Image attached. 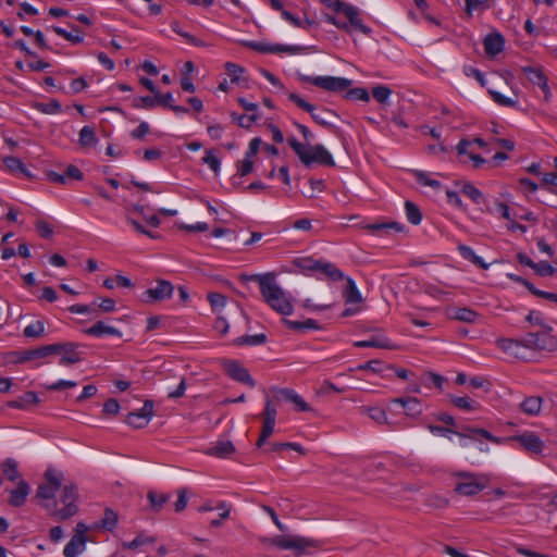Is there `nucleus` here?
I'll use <instances>...</instances> for the list:
<instances>
[{
    "label": "nucleus",
    "instance_id": "1",
    "mask_svg": "<svg viewBox=\"0 0 557 557\" xmlns=\"http://www.w3.org/2000/svg\"><path fill=\"white\" fill-rule=\"evenodd\" d=\"M247 280L258 283L264 301L273 310L283 315H289L293 313L294 308L289 297L277 284L274 273L268 272L263 274H251Z\"/></svg>",
    "mask_w": 557,
    "mask_h": 557
},
{
    "label": "nucleus",
    "instance_id": "2",
    "mask_svg": "<svg viewBox=\"0 0 557 557\" xmlns=\"http://www.w3.org/2000/svg\"><path fill=\"white\" fill-rule=\"evenodd\" d=\"M288 145L292 147L298 159L306 166L313 163L322 165L334 166L335 161L330 151L323 145H304L300 144L295 137H288Z\"/></svg>",
    "mask_w": 557,
    "mask_h": 557
},
{
    "label": "nucleus",
    "instance_id": "3",
    "mask_svg": "<svg viewBox=\"0 0 557 557\" xmlns=\"http://www.w3.org/2000/svg\"><path fill=\"white\" fill-rule=\"evenodd\" d=\"M59 502L62 505L60 508H58L57 502H52L51 506L49 504L44 505L50 515L55 519L63 521L72 518L77 513L78 491L77 486L73 482H66L63 485Z\"/></svg>",
    "mask_w": 557,
    "mask_h": 557
},
{
    "label": "nucleus",
    "instance_id": "4",
    "mask_svg": "<svg viewBox=\"0 0 557 557\" xmlns=\"http://www.w3.org/2000/svg\"><path fill=\"white\" fill-rule=\"evenodd\" d=\"M263 542L280 549L293 550L296 557L308 554L309 548L317 546V541L295 534L276 535Z\"/></svg>",
    "mask_w": 557,
    "mask_h": 557
},
{
    "label": "nucleus",
    "instance_id": "5",
    "mask_svg": "<svg viewBox=\"0 0 557 557\" xmlns=\"http://www.w3.org/2000/svg\"><path fill=\"white\" fill-rule=\"evenodd\" d=\"M454 491L462 496H474L482 492L491 481L486 473L458 472Z\"/></svg>",
    "mask_w": 557,
    "mask_h": 557
},
{
    "label": "nucleus",
    "instance_id": "6",
    "mask_svg": "<svg viewBox=\"0 0 557 557\" xmlns=\"http://www.w3.org/2000/svg\"><path fill=\"white\" fill-rule=\"evenodd\" d=\"M65 483L63 472L50 467L45 472V482L38 486L36 496L51 506V503L55 502L57 492L61 491Z\"/></svg>",
    "mask_w": 557,
    "mask_h": 557
},
{
    "label": "nucleus",
    "instance_id": "7",
    "mask_svg": "<svg viewBox=\"0 0 557 557\" xmlns=\"http://www.w3.org/2000/svg\"><path fill=\"white\" fill-rule=\"evenodd\" d=\"M300 79L304 83L312 84L326 91L338 92L347 89L351 85V81L345 77L336 76H311L301 75Z\"/></svg>",
    "mask_w": 557,
    "mask_h": 557
},
{
    "label": "nucleus",
    "instance_id": "8",
    "mask_svg": "<svg viewBox=\"0 0 557 557\" xmlns=\"http://www.w3.org/2000/svg\"><path fill=\"white\" fill-rule=\"evenodd\" d=\"M553 333H548V331L543 332V330L531 332L525 336V345L530 349L554 350L557 342Z\"/></svg>",
    "mask_w": 557,
    "mask_h": 557
},
{
    "label": "nucleus",
    "instance_id": "9",
    "mask_svg": "<svg viewBox=\"0 0 557 557\" xmlns=\"http://www.w3.org/2000/svg\"><path fill=\"white\" fill-rule=\"evenodd\" d=\"M222 367L230 377L233 380L247 384L250 387L256 386V381L251 377L248 370L244 368L238 361L225 359L222 361Z\"/></svg>",
    "mask_w": 557,
    "mask_h": 557
},
{
    "label": "nucleus",
    "instance_id": "10",
    "mask_svg": "<svg viewBox=\"0 0 557 557\" xmlns=\"http://www.w3.org/2000/svg\"><path fill=\"white\" fill-rule=\"evenodd\" d=\"M522 71L530 83L541 88L544 99L546 101H549L553 97V94L548 87L547 77L545 76L543 71L539 67L533 66H524L522 67Z\"/></svg>",
    "mask_w": 557,
    "mask_h": 557
},
{
    "label": "nucleus",
    "instance_id": "11",
    "mask_svg": "<svg viewBox=\"0 0 557 557\" xmlns=\"http://www.w3.org/2000/svg\"><path fill=\"white\" fill-rule=\"evenodd\" d=\"M153 417V403L146 400L139 411L131 412L126 418V423L133 428H145Z\"/></svg>",
    "mask_w": 557,
    "mask_h": 557
},
{
    "label": "nucleus",
    "instance_id": "12",
    "mask_svg": "<svg viewBox=\"0 0 557 557\" xmlns=\"http://www.w3.org/2000/svg\"><path fill=\"white\" fill-rule=\"evenodd\" d=\"M251 49L262 52V53H287V54H296L300 51V48L297 46L289 45H272L264 41H250L247 44Z\"/></svg>",
    "mask_w": 557,
    "mask_h": 557
},
{
    "label": "nucleus",
    "instance_id": "13",
    "mask_svg": "<svg viewBox=\"0 0 557 557\" xmlns=\"http://www.w3.org/2000/svg\"><path fill=\"white\" fill-rule=\"evenodd\" d=\"M512 441L532 454H541L545 449L544 442L533 432H523L512 437Z\"/></svg>",
    "mask_w": 557,
    "mask_h": 557
},
{
    "label": "nucleus",
    "instance_id": "14",
    "mask_svg": "<svg viewBox=\"0 0 557 557\" xmlns=\"http://www.w3.org/2000/svg\"><path fill=\"white\" fill-rule=\"evenodd\" d=\"M174 287L169 281H158L154 287L144 293L147 301H160L171 298Z\"/></svg>",
    "mask_w": 557,
    "mask_h": 557
},
{
    "label": "nucleus",
    "instance_id": "15",
    "mask_svg": "<svg viewBox=\"0 0 557 557\" xmlns=\"http://www.w3.org/2000/svg\"><path fill=\"white\" fill-rule=\"evenodd\" d=\"M59 349L60 347L54 346V344H51L39 347L37 349L25 350L18 354L16 361L27 362L35 359L46 358L48 356L55 355Z\"/></svg>",
    "mask_w": 557,
    "mask_h": 557
},
{
    "label": "nucleus",
    "instance_id": "16",
    "mask_svg": "<svg viewBox=\"0 0 557 557\" xmlns=\"http://www.w3.org/2000/svg\"><path fill=\"white\" fill-rule=\"evenodd\" d=\"M497 345L503 351L515 358H523L524 349L529 348L525 345V337L522 341H517L512 338H502L497 341Z\"/></svg>",
    "mask_w": 557,
    "mask_h": 557
},
{
    "label": "nucleus",
    "instance_id": "17",
    "mask_svg": "<svg viewBox=\"0 0 557 557\" xmlns=\"http://www.w3.org/2000/svg\"><path fill=\"white\" fill-rule=\"evenodd\" d=\"M54 346L60 347L55 355H60L59 363L61 366H70L77 363L81 360L79 354L77 352V346L73 343H57Z\"/></svg>",
    "mask_w": 557,
    "mask_h": 557
},
{
    "label": "nucleus",
    "instance_id": "18",
    "mask_svg": "<svg viewBox=\"0 0 557 557\" xmlns=\"http://www.w3.org/2000/svg\"><path fill=\"white\" fill-rule=\"evenodd\" d=\"M355 347L359 348H381V349H396V345L391 342L383 333L372 335L368 339L357 341L354 343Z\"/></svg>",
    "mask_w": 557,
    "mask_h": 557
},
{
    "label": "nucleus",
    "instance_id": "19",
    "mask_svg": "<svg viewBox=\"0 0 557 557\" xmlns=\"http://www.w3.org/2000/svg\"><path fill=\"white\" fill-rule=\"evenodd\" d=\"M315 276L320 280L329 278L334 282L342 281L346 277L342 270H339L334 263L322 259L320 261Z\"/></svg>",
    "mask_w": 557,
    "mask_h": 557
},
{
    "label": "nucleus",
    "instance_id": "20",
    "mask_svg": "<svg viewBox=\"0 0 557 557\" xmlns=\"http://www.w3.org/2000/svg\"><path fill=\"white\" fill-rule=\"evenodd\" d=\"M483 45L485 53L488 57H495L504 50L505 38L498 32L491 33L484 38Z\"/></svg>",
    "mask_w": 557,
    "mask_h": 557
},
{
    "label": "nucleus",
    "instance_id": "21",
    "mask_svg": "<svg viewBox=\"0 0 557 557\" xmlns=\"http://www.w3.org/2000/svg\"><path fill=\"white\" fill-rule=\"evenodd\" d=\"M276 396L275 398L278 399L280 397L293 403L295 405V409L297 411H310L311 407L305 401V399L296 393L294 389L290 388H277L275 389Z\"/></svg>",
    "mask_w": 557,
    "mask_h": 557
},
{
    "label": "nucleus",
    "instance_id": "22",
    "mask_svg": "<svg viewBox=\"0 0 557 557\" xmlns=\"http://www.w3.org/2000/svg\"><path fill=\"white\" fill-rule=\"evenodd\" d=\"M346 17L348 22H346L350 26V33L354 30H358L364 35L371 34V28L363 24L362 18L360 16V10L352 5V8H346Z\"/></svg>",
    "mask_w": 557,
    "mask_h": 557
},
{
    "label": "nucleus",
    "instance_id": "23",
    "mask_svg": "<svg viewBox=\"0 0 557 557\" xmlns=\"http://www.w3.org/2000/svg\"><path fill=\"white\" fill-rule=\"evenodd\" d=\"M84 333L87 335L94 336V337H102L106 335L116 336V337L122 336V332L119 329L108 325L101 321H99V322L95 323L94 325H91L90 327L84 330Z\"/></svg>",
    "mask_w": 557,
    "mask_h": 557
},
{
    "label": "nucleus",
    "instance_id": "24",
    "mask_svg": "<svg viewBox=\"0 0 557 557\" xmlns=\"http://www.w3.org/2000/svg\"><path fill=\"white\" fill-rule=\"evenodd\" d=\"M29 494V485L24 480L18 481L15 488L10 491V505L14 507L22 506Z\"/></svg>",
    "mask_w": 557,
    "mask_h": 557
},
{
    "label": "nucleus",
    "instance_id": "25",
    "mask_svg": "<svg viewBox=\"0 0 557 557\" xmlns=\"http://www.w3.org/2000/svg\"><path fill=\"white\" fill-rule=\"evenodd\" d=\"M220 510V519H213L210 524L214 528H219L222 525V521L224 519H227L231 513V506L225 502L218 503L216 506H212L211 504H205L202 505L199 510L201 512L212 511V510Z\"/></svg>",
    "mask_w": 557,
    "mask_h": 557
},
{
    "label": "nucleus",
    "instance_id": "26",
    "mask_svg": "<svg viewBox=\"0 0 557 557\" xmlns=\"http://www.w3.org/2000/svg\"><path fill=\"white\" fill-rule=\"evenodd\" d=\"M3 164L5 170L11 174L30 177V172L27 170L25 164L16 157H4Z\"/></svg>",
    "mask_w": 557,
    "mask_h": 557
},
{
    "label": "nucleus",
    "instance_id": "27",
    "mask_svg": "<svg viewBox=\"0 0 557 557\" xmlns=\"http://www.w3.org/2000/svg\"><path fill=\"white\" fill-rule=\"evenodd\" d=\"M87 539L72 536L70 542L65 545L63 554L65 557H77L86 549Z\"/></svg>",
    "mask_w": 557,
    "mask_h": 557
},
{
    "label": "nucleus",
    "instance_id": "28",
    "mask_svg": "<svg viewBox=\"0 0 557 557\" xmlns=\"http://www.w3.org/2000/svg\"><path fill=\"white\" fill-rule=\"evenodd\" d=\"M235 450L234 445L230 441H220L208 448L207 454L210 456L226 458Z\"/></svg>",
    "mask_w": 557,
    "mask_h": 557
},
{
    "label": "nucleus",
    "instance_id": "29",
    "mask_svg": "<svg viewBox=\"0 0 557 557\" xmlns=\"http://www.w3.org/2000/svg\"><path fill=\"white\" fill-rule=\"evenodd\" d=\"M78 143L83 148H92L98 144V138L91 126H84L78 134Z\"/></svg>",
    "mask_w": 557,
    "mask_h": 557
},
{
    "label": "nucleus",
    "instance_id": "30",
    "mask_svg": "<svg viewBox=\"0 0 557 557\" xmlns=\"http://www.w3.org/2000/svg\"><path fill=\"white\" fill-rule=\"evenodd\" d=\"M347 281V286L343 292V296L345 298L346 304H359L362 301V296L351 277H345Z\"/></svg>",
    "mask_w": 557,
    "mask_h": 557
},
{
    "label": "nucleus",
    "instance_id": "31",
    "mask_svg": "<svg viewBox=\"0 0 557 557\" xmlns=\"http://www.w3.org/2000/svg\"><path fill=\"white\" fill-rule=\"evenodd\" d=\"M458 251L463 259L472 262L473 264L478 265L481 269H487L490 265L488 263L484 262V260L481 257H479L474 252V250L469 246L459 245Z\"/></svg>",
    "mask_w": 557,
    "mask_h": 557
},
{
    "label": "nucleus",
    "instance_id": "32",
    "mask_svg": "<svg viewBox=\"0 0 557 557\" xmlns=\"http://www.w3.org/2000/svg\"><path fill=\"white\" fill-rule=\"evenodd\" d=\"M284 323L287 325L288 329L299 333H306L307 331L310 330H319V324L313 319H306L304 321L284 320Z\"/></svg>",
    "mask_w": 557,
    "mask_h": 557
},
{
    "label": "nucleus",
    "instance_id": "33",
    "mask_svg": "<svg viewBox=\"0 0 557 557\" xmlns=\"http://www.w3.org/2000/svg\"><path fill=\"white\" fill-rule=\"evenodd\" d=\"M527 321L537 330H543V332L548 331V333L554 332V326L547 323L545 317L539 311H531L527 315Z\"/></svg>",
    "mask_w": 557,
    "mask_h": 557
},
{
    "label": "nucleus",
    "instance_id": "34",
    "mask_svg": "<svg viewBox=\"0 0 557 557\" xmlns=\"http://www.w3.org/2000/svg\"><path fill=\"white\" fill-rule=\"evenodd\" d=\"M542 399L540 397L531 396L525 398L520 404V409L527 414H537L541 411Z\"/></svg>",
    "mask_w": 557,
    "mask_h": 557
},
{
    "label": "nucleus",
    "instance_id": "35",
    "mask_svg": "<svg viewBox=\"0 0 557 557\" xmlns=\"http://www.w3.org/2000/svg\"><path fill=\"white\" fill-rule=\"evenodd\" d=\"M393 403L401 405L408 416H416L421 411V406L417 398H395Z\"/></svg>",
    "mask_w": 557,
    "mask_h": 557
},
{
    "label": "nucleus",
    "instance_id": "36",
    "mask_svg": "<svg viewBox=\"0 0 557 557\" xmlns=\"http://www.w3.org/2000/svg\"><path fill=\"white\" fill-rule=\"evenodd\" d=\"M117 521H119L117 513L114 510L107 508L104 510L103 518L97 524V528H101L107 531H112L116 527Z\"/></svg>",
    "mask_w": 557,
    "mask_h": 557
},
{
    "label": "nucleus",
    "instance_id": "37",
    "mask_svg": "<svg viewBox=\"0 0 557 557\" xmlns=\"http://www.w3.org/2000/svg\"><path fill=\"white\" fill-rule=\"evenodd\" d=\"M416 181L422 185V186H429L435 190L440 189L442 187V184L440 181L437 180H434L432 178L429 173L426 172H423V171H419V170H414L412 172Z\"/></svg>",
    "mask_w": 557,
    "mask_h": 557
},
{
    "label": "nucleus",
    "instance_id": "38",
    "mask_svg": "<svg viewBox=\"0 0 557 557\" xmlns=\"http://www.w3.org/2000/svg\"><path fill=\"white\" fill-rule=\"evenodd\" d=\"M1 469L8 480L14 482L20 479L18 467L15 460L11 458L5 459L1 465Z\"/></svg>",
    "mask_w": 557,
    "mask_h": 557
},
{
    "label": "nucleus",
    "instance_id": "39",
    "mask_svg": "<svg viewBox=\"0 0 557 557\" xmlns=\"http://www.w3.org/2000/svg\"><path fill=\"white\" fill-rule=\"evenodd\" d=\"M207 299L210 302L212 311L216 314H221L227 302V298L219 293H209Z\"/></svg>",
    "mask_w": 557,
    "mask_h": 557
},
{
    "label": "nucleus",
    "instance_id": "40",
    "mask_svg": "<svg viewBox=\"0 0 557 557\" xmlns=\"http://www.w3.org/2000/svg\"><path fill=\"white\" fill-rule=\"evenodd\" d=\"M321 259H313L311 257L300 258L297 260V267L305 273L314 274L319 269Z\"/></svg>",
    "mask_w": 557,
    "mask_h": 557
},
{
    "label": "nucleus",
    "instance_id": "41",
    "mask_svg": "<svg viewBox=\"0 0 557 557\" xmlns=\"http://www.w3.org/2000/svg\"><path fill=\"white\" fill-rule=\"evenodd\" d=\"M52 30L60 37L71 41L73 44H79L84 40L82 33L79 30H77L76 28H74V33H73V32H67L66 29H64L62 27L53 26Z\"/></svg>",
    "mask_w": 557,
    "mask_h": 557
},
{
    "label": "nucleus",
    "instance_id": "42",
    "mask_svg": "<svg viewBox=\"0 0 557 557\" xmlns=\"http://www.w3.org/2000/svg\"><path fill=\"white\" fill-rule=\"evenodd\" d=\"M461 191L469 197L474 203H482L484 198L483 194L471 183L465 182L461 184Z\"/></svg>",
    "mask_w": 557,
    "mask_h": 557
},
{
    "label": "nucleus",
    "instance_id": "43",
    "mask_svg": "<svg viewBox=\"0 0 557 557\" xmlns=\"http://www.w3.org/2000/svg\"><path fill=\"white\" fill-rule=\"evenodd\" d=\"M453 318L461 322L473 323L478 313L469 308H457L454 310Z\"/></svg>",
    "mask_w": 557,
    "mask_h": 557
},
{
    "label": "nucleus",
    "instance_id": "44",
    "mask_svg": "<svg viewBox=\"0 0 557 557\" xmlns=\"http://www.w3.org/2000/svg\"><path fill=\"white\" fill-rule=\"evenodd\" d=\"M392 89L385 85H377L372 88L373 98L382 104H386L392 96Z\"/></svg>",
    "mask_w": 557,
    "mask_h": 557
},
{
    "label": "nucleus",
    "instance_id": "45",
    "mask_svg": "<svg viewBox=\"0 0 557 557\" xmlns=\"http://www.w3.org/2000/svg\"><path fill=\"white\" fill-rule=\"evenodd\" d=\"M449 399L456 407L466 411H472L478 408V404L467 396H450Z\"/></svg>",
    "mask_w": 557,
    "mask_h": 557
},
{
    "label": "nucleus",
    "instance_id": "46",
    "mask_svg": "<svg viewBox=\"0 0 557 557\" xmlns=\"http://www.w3.org/2000/svg\"><path fill=\"white\" fill-rule=\"evenodd\" d=\"M405 210H406V216L411 224L418 225L421 223L422 214H421L420 209L414 203L407 201L405 203Z\"/></svg>",
    "mask_w": 557,
    "mask_h": 557
},
{
    "label": "nucleus",
    "instance_id": "47",
    "mask_svg": "<svg viewBox=\"0 0 557 557\" xmlns=\"http://www.w3.org/2000/svg\"><path fill=\"white\" fill-rule=\"evenodd\" d=\"M362 411L367 412L369 414V417L372 420H374L377 424L388 423L386 412L381 407H367V408L364 407V408H362Z\"/></svg>",
    "mask_w": 557,
    "mask_h": 557
},
{
    "label": "nucleus",
    "instance_id": "48",
    "mask_svg": "<svg viewBox=\"0 0 557 557\" xmlns=\"http://www.w3.org/2000/svg\"><path fill=\"white\" fill-rule=\"evenodd\" d=\"M45 332V324L42 321H34L29 323L23 331L24 336L29 338L39 337Z\"/></svg>",
    "mask_w": 557,
    "mask_h": 557
},
{
    "label": "nucleus",
    "instance_id": "49",
    "mask_svg": "<svg viewBox=\"0 0 557 557\" xmlns=\"http://www.w3.org/2000/svg\"><path fill=\"white\" fill-rule=\"evenodd\" d=\"M286 96L289 101H292L295 106H297L299 109L312 113V111L315 110V107L311 104L310 102L306 101L302 97H300L298 94L295 92H286Z\"/></svg>",
    "mask_w": 557,
    "mask_h": 557
},
{
    "label": "nucleus",
    "instance_id": "50",
    "mask_svg": "<svg viewBox=\"0 0 557 557\" xmlns=\"http://www.w3.org/2000/svg\"><path fill=\"white\" fill-rule=\"evenodd\" d=\"M282 17L289 24H292L294 27L304 28L307 29L312 25V21L310 20H301L299 17H296L288 11H283Z\"/></svg>",
    "mask_w": 557,
    "mask_h": 557
},
{
    "label": "nucleus",
    "instance_id": "51",
    "mask_svg": "<svg viewBox=\"0 0 557 557\" xmlns=\"http://www.w3.org/2000/svg\"><path fill=\"white\" fill-rule=\"evenodd\" d=\"M368 230H370L373 233H381V232H387L389 230H395L396 232H401L404 230V226L391 222V223H373L368 225Z\"/></svg>",
    "mask_w": 557,
    "mask_h": 557
},
{
    "label": "nucleus",
    "instance_id": "52",
    "mask_svg": "<svg viewBox=\"0 0 557 557\" xmlns=\"http://www.w3.org/2000/svg\"><path fill=\"white\" fill-rule=\"evenodd\" d=\"M225 70L231 76L232 83H240L243 81L242 75L245 73V69L243 66L227 62L225 63Z\"/></svg>",
    "mask_w": 557,
    "mask_h": 557
},
{
    "label": "nucleus",
    "instance_id": "53",
    "mask_svg": "<svg viewBox=\"0 0 557 557\" xmlns=\"http://www.w3.org/2000/svg\"><path fill=\"white\" fill-rule=\"evenodd\" d=\"M490 0H466L465 11L468 15H472L476 11H484L488 5Z\"/></svg>",
    "mask_w": 557,
    "mask_h": 557
},
{
    "label": "nucleus",
    "instance_id": "54",
    "mask_svg": "<svg viewBox=\"0 0 557 557\" xmlns=\"http://www.w3.org/2000/svg\"><path fill=\"white\" fill-rule=\"evenodd\" d=\"M267 336L264 334L245 335L237 338L238 345L258 346L265 343Z\"/></svg>",
    "mask_w": 557,
    "mask_h": 557
},
{
    "label": "nucleus",
    "instance_id": "55",
    "mask_svg": "<svg viewBox=\"0 0 557 557\" xmlns=\"http://www.w3.org/2000/svg\"><path fill=\"white\" fill-rule=\"evenodd\" d=\"M153 537L138 534L133 541L124 542L122 546L126 549H137L138 547L153 543Z\"/></svg>",
    "mask_w": 557,
    "mask_h": 557
},
{
    "label": "nucleus",
    "instance_id": "56",
    "mask_svg": "<svg viewBox=\"0 0 557 557\" xmlns=\"http://www.w3.org/2000/svg\"><path fill=\"white\" fill-rule=\"evenodd\" d=\"M383 369H384V364H383L382 361H380V360H370L368 362L358 364L355 369H350V370L351 371L352 370L370 371V372H373V373H380V372L383 371Z\"/></svg>",
    "mask_w": 557,
    "mask_h": 557
},
{
    "label": "nucleus",
    "instance_id": "57",
    "mask_svg": "<svg viewBox=\"0 0 557 557\" xmlns=\"http://www.w3.org/2000/svg\"><path fill=\"white\" fill-rule=\"evenodd\" d=\"M421 380L425 386L434 385L440 389L443 388V384L445 381V379L442 375L433 372L424 373Z\"/></svg>",
    "mask_w": 557,
    "mask_h": 557
},
{
    "label": "nucleus",
    "instance_id": "58",
    "mask_svg": "<svg viewBox=\"0 0 557 557\" xmlns=\"http://www.w3.org/2000/svg\"><path fill=\"white\" fill-rule=\"evenodd\" d=\"M274 428H275V422L263 420V425H262L261 434H260L259 440L257 442V446L258 447H261L262 445H264L267 440L273 434Z\"/></svg>",
    "mask_w": 557,
    "mask_h": 557
},
{
    "label": "nucleus",
    "instance_id": "59",
    "mask_svg": "<svg viewBox=\"0 0 557 557\" xmlns=\"http://www.w3.org/2000/svg\"><path fill=\"white\" fill-rule=\"evenodd\" d=\"M202 162L207 164L214 172V174L219 173L221 161L212 150L206 151Z\"/></svg>",
    "mask_w": 557,
    "mask_h": 557
},
{
    "label": "nucleus",
    "instance_id": "60",
    "mask_svg": "<svg viewBox=\"0 0 557 557\" xmlns=\"http://www.w3.org/2000/svg\"><path fill=\"white\" fill-rule=\"evenodd\" d=\"M261 416L265 421L276 422L277 409L269 397L265 398L264 409Z\"/></svg>",
    "mask_w": 557,
    "mask_h": 557
},
{
    "label": "nucleus",
    "instance_id": "61",
    "mask_svg": "<svg viewBox=\"0 0 557 557\" xmlns=\"http://www.w3.org/2000/svg\"><path fill=\"white\" fill-rule=\"evenodd\" d=\"M232 119L242 127L249 128L256 121H258V113H252L249 115H238L236 113H232Z\"/></svg>",
    "mask_w": 557,
    "mask_h": 557
},
{
    "label": "nucleus",
    "instance_id": "62",
    "mask_svg": "<svg viewBox=\"0 0 557 557\" xmlns=\"http://www.w3.org/2000/svg\"><path fill=\"white\" fill-rule=\"evenodd\" d=\"M346 98L368 102L370 100V95L366 88L357 87L349 89L346 94Z\"/></svg>",
    "mask_w": 557,
    "mask_h": 557
},
{
    "label": "nucleus",
    "instance_id": "63",
    "mask_svg": "<svg viewBox=\"0 0 557 557\" xmlns=\"http://www.w3.org/2000/svg\"><path fill=\"white\" fill-rule=\"evenodd\" d=\"M456 149L460 156H468V158L475 153V147H473V143H470L469 139L460 140Z\"/></svg>",
    "mask_w": 557,
    "mask_h": 557
},
{
    "label": "nucleus",
    "instance_id": "64",
    "mask_svg": "<svg viewBox=\"0 0 557 557\" xmlns=\"http://www.w3.org/2000/svg\"><path fill=\"white\" fill-rule=\"evenodd\" d=\"M148 499H149L151 506L159 510L169 500V496H166L164 494L149 492Z\"/></svg>",
    "mask_w": 557,
    "mask_h": 557
}]
</instances>
